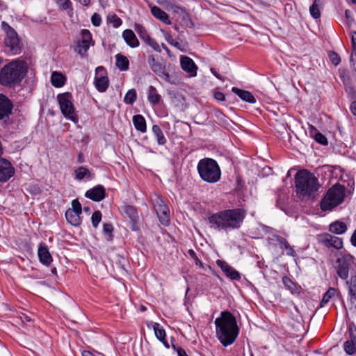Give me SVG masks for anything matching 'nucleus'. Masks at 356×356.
<instances>
[{
  "label": "nucleus",
  "instance_id": "obj_1",
  "mask_svg": "<svg viewBox=\"0 0 356 356\" xmlns=\"http://www.w3.org/2000/svg\"><path fill=\"white\" fill-rule=\"evenodd\" d=\"M246 214L243 208L224 209L210 214L207 220L211 229L228 233L241 227Z\"/></svg>",
  "mask_w": 356,
  "mask_h": 356
},
{
  "label": "nucleus",
  "instance_id": "obj_2",
  "mask_svg": "<svg viewBox=\"0 0 356 356\" xmlns=\"http://www.w3.org/2000/svg\"><path fill=\"white\" fill-rule=\"evenodd\" d=\"M216 325V334L220 343L227 347L236 341L239 328L236 317L229 311L221 312L220 316L214 321Z\"/></svg>",
  "mask_w": 356,
  "mask_h": 356
},
{
  "label": "nucleus",
  "instance_id": "obj_3",
  "mask_svg": "<svg viewBox=\"0 0 356 356\" xmlns=\"http://www.w3.org/2000/svg\"><path fill=\"white\" fill-rule=\"evenodd\" d=\"M27 72L26 63L15 60L4 65L0 71V83L4 86H12L18 84L24 79Z\"/></svg>",
  "mask_w": 356,
  "mask_h": 356
},
{
  "label": "nucleus",
  "instance_id": "obj_4",
  "mask_svg": "<svg viewBox=\"0 0 356 356\" xmlns=\"http://www.w3.org/2000/svg\"><path fill=\"white\" fill-rule=\"evenodd\" d=\"M197 170L200 178L205 182L213 184L221 177V170L217 161L211 158L200 159L197 165Z\"/></svg>",
  "mask_w": 356,
  "mask_h": 356
},
{
  "label": "nucleus",
  "instance_id": "obj_5",
  "mask_svg": "<svg viewBox=\"0 0 356 356\" xmlns=\"http://www.w3.org/2000/svg\"><path fill=\"white\" fill-rule=\"evenodd\" d=\"M296 196L301 201H309L312 196V173L302 169L297 172L294 177Z\"/></svg>",
  "mask_w": 356,
  "mask_h": 356
},
{
  "label": "nucleus",
  "instance_id": "obj_6",
  "mask_svg": "<svg viewBox=\"0 0 356 356\" xmlns=\"http://www.w3.org/2000/svg\"><path fill=\"white\" fill-rule=\"evenodd\" d=\"M346 188L340 184L332 186L322 199L320 206L323 211H330L341 204L345 197Z\"/></svg>",
  "mask_w": 356,
  "mask_h": 356
},
{
  "label": "nucleus",
  "instance_id": "obj_7",
  "mask_svg": "<svg viewBox=\"0 0 356 356\" xmlns=\"http://www.w3.org/2000/svg\"><path fill=\"white\" fill-rule=\"evenodd\" d=\"M1 24L2 28L6 34V37L4 39L5 46L8 48L9 52L10 54L14 55L20 54L22 45L20 44L17 33L5 22H3Z\"/></svg>",
  "mask_w": 356,
  "mask_h": 356
},
{
  "label": "nucleus",
  "instance_id": "obj_8",
  "mask_svg": "<svg viewBox=\"0 0 356 356\" xmlns=\"http://www.w3.org/2000/svg\"><path fill=\"white\" fill-rule=\"evenodd\" d=\"M60 108L62 114L73 122H76V117L74 115V106L73 104V97L70 92L59 94L57 96Z\"/></svg>",
  "mask_w": 356,
  "mask_h": 356
},
{
  "label": "nucleus",
  "instance_id": "obj_9",
  "mask_svg": "<svg viewBox=\"0 0 356 356\" xmlns=\"http://www.w3.org/2000/svg\"><path fill=\"white\" fill-rule=\"evenodd\" d=\"M154 209L157 214L160 222L168 226L170 223V211L167 204L160 197H157L154 201Z\"/></svg>",
  "mask_w": 356,
  "mask_h": 356
},
{
  "label": "nucleus",
  "instance_id": "obj_10",
  "mask_svg": "<svg viewBox=\"0 0 356 356\" xmlns=\"http://www.w3.org/2000/svg\"><path fill=\"white\" fill-rule=\"evenodd\" d=\"M353 260L354 257L350 254L337 259V273L341 280H348L349 270L353 264Z\"/></svg>",
  "mask_w": 356,
  "mask_h": 356
},
{
  "label": "nucleus",
  "instance_id": "obj_11",
  "mask_svg": "<svg viewBox=\"0 0 356 356\" xmlns=\"http://www.w3.org/2000/svg\"><path fill=\"white\" fill-rule=\"evenodd\" d=\"M147 63L153 72L165 81L170 82V77L166 72L165 66L162 63L156 60L154 55L148 56Z\"/></svg>",
  "mask_w": 356,
  "mask_h": 356
},
{
  "label": "nucleus",
  "instance_id": "obj_12",
  "mask_svg": "<svg viewBox=\"0 0 356 356\" xmlns=\"http://www.w3.org/2000/svg\"><path fill=\"white\" fill-rule=\"evenodd\" d=\"M317 241L319 243L325 245L327 248H334L340 250L343 248L342 238L332 236L330 234H322L317 236Z\"/></svg>",
  "mask_w": 356,
  "mask_h": 356
},
{
  "label": "nucleus",
  "instance_id": "obj_13",
  "mask_svg": "<svg viewBox=\"0 0 356 356\" xmlns=\"http://www.w3.org/2000/svg\"><path fill=\"white\" fill-rule=\"evenodd\" d=\"M108 78L106 75L104 67L99 66L96 68V76L94 83L97 90L100 92H105L108 87Z\"/></svg>",
  "mask_w": 356,
  "mask_h": 356
},
{
  "label": "nucleus",
  "instance_id": "obj_14",
  "mask_svg": "<svg viewBox=\"0 0 356 356\" xmlns=\"http://www.w3.org/2000/svg\"><path fill=\"white\" fill-rule=\"evenodd\" d=\"M92 40V35L87 29H83L81 31V40L78 41L75 46V51L83 56L88 50L90 42Z\"/></svg>",
  "mask_w": 356,
  "mask_h": 356
},
{
  "label": "nucleus",
  "instance_id": "obj_15",
  "mask_svg": "<svg viewBox=\"0 0 356 356\" xmlns=\"http://www.w3.org/2000/svg\"><path fill=\"white\" fill-rule=\"evenodd\" d=\"M15 168L11 163L0 156V182H6L13 177Z\"/></svg>",
  "mask_w": 356,
  "mask_h": 356
},
{
  "label": "nucleus",
  "instance_id": "obj_16",
  "mask_svg": "<svg viewBox=\"0 0 356 356\" xmlns=\"http://www.w3.org/2000/svg\"><path fill=\"white\" fill-rule=\"evenodd\" d=\"M134 28L141 40L147 45L150 46L154 51L158 52L161 51L159 44L149 35L147 31L142 25L136 24Z\"/></svg>",
  "mask_w": 356,
  "mask_h": 356
},
{
  "label": "nucleus",
  "instance_id": "obj_17",
  "mask_svg": "<svg viewBox=\"0 0 356 356\" xmlns=\"http://www.w3.org/2000/svg\"><path fill=\"white\" fill-rule=\"evenodd\" d=\"M12 102L4 95L0 94V120L6 122L12 113Z\"/></svg>",
  "mask_w": 356,
  "mask_h": 356
},
{
  "label": "nucleus",
  "instance_id": "obj_18",
  "mask_svg": "<svg viewBox=\"0 0 356 356\" xmlns=\"http://www.w3.org/2000/svg\"><path fill=\"white\" fill-rule=\"evenodd\" d=\"M85 196L94 202H100L106 197L105 188L102 185H97L88 190Z\"/></svg>",
  "mask_w": 356,
  "mask_h": 356
},
{
  "label": "nucleus",
  "instance_id": "obj_19",
  "mask_svg": "<svg viewBox=\"0 0 356 356\" xmlns=\"http://www.w3.org/2000/svg\"><path fill=\"white\" fill-rule=\"evenodd\" d=\"M216 264L228 278L232 280H239L241 279L240 273L229 266L226 261L218 260Z\"/></svg>",
  "mask_w": 356,
  "mask_h": 356
},
{
  "label": "nucleus",
  "instance_id": "obj_20",
  "mask_svg": "<svg viewBox=\"0 0 356 356\" xmlns=\"http://www.w3.org/2000/svg\"><path fill=\"white\" fill-rule=\"evenodd\" d=\"M180 64L182 70L188 73L191 77H194L197 75V67L192 58L186 56H181Z\"/></svg>",
  "mask_w": 356,
  "mask_h": 356
},
{
  "label": "nucleus",
  "instance_id": "obj_21",
  "mask_svg": "<svg viewBox=\"0 0 356 356\" xmlns=\"http://www.w3.org/2000/svg\"><path fill=\"white\" fill-rule=\"evenodd\" d=\"M348 289V298L351 304L356 307V274L351 275L350 277L346 281Z\"/></svg>",
  "mask_w": 356,
  "mask_h": 356
},
{
  "label": "nucleus",
  "instance_id": "obj_22",
  "mask_svg": "<svg viewBox=\"0 0 356 356\" xmlns=\"http://www.w3.org/2000/svg\"><path fill=\"white\" fill-rule=\"evenodd\" d=\"M350 340H347L343 343V350L348 355H353L356 353V328L349 329Z\"/></svg>",
  "mask_w": 356,
  "mask_h": 356
},
{
  "label": "nucleus",
  "instance_id": "obj_23",
  "mask_svg": "<svg viewBox=\"0 0 356 356\" xmlns=\"http://www.w3.org/2000/svg\"><path fill=\"white\" fill-rule=\"evenodd\" d=\"M38 255L40 261L44 265L49 266L52 261V257L45 245L40 244L38 248Z\"/></svg>",
  "mask_w": 356,
  "mask_h": 356
},
{
  "label": "nucleus",
  "instance_id": "obj_24",
  "mask_svg": "<svg viewBox=\"0 0 356 356\" xmlns=\"http://www.w3.org/2000/svg\"><path fill=\"white\" fill-rule=\"evenodd\" d=\"M122 38L127 45L131 48H136L139 46V41L137 39L134 32L131 29H126L122 33Z\"/></svg>",
  "mask_w": 356,
  "mask_h": 356
},
{
  "label": "nucleus",
  "instance_id": "obj_25",
  "mask_svg": "<svg viewBox=\"0 0 356 356\" xmlns=\"http://www.w3.org/2000/svg\"><path fill=\"white\" fill-rule=\"evenodd\" d=\"M232 91L234 94L237 95L244 102L251 103V104L256 102V99H255L254 97L249 91L239 89L236 87H233L232 88Z\"/></svg>",
  "mask_w": 356,
  "mask_h": 356
},
{
  "label": "nucleus",
  "instance_id": "obj_26",
  "mask_svg": "<svg viewBox=\"0 0 356 356\" xmlns=\"http://www.w3.org/2000/svg\"><path fill=\"white\" fill-rule=\"evenodd\" d=\"M151 13L156 19H159L165 24H170L171 21L169 19L168 15L158 6H153L151 8Z\"/></svg>",
  "mask_w": 356,
  "mask_h": 356
},
{
  "label": "nucleus",
  "instance_id": "obj_27",
  "mask_svg": "<svg viewBox=\"0 0 356 356\" xmlns=\"http://www.w3.org/2000/svg\"><path fill=\"white\" fill-rule=\"evenodd\" d=\"M133 124L135 129L141 133H145L147 131V124L145 118L140 114L133 116Z\"/></svg>",
  "mask_w": 356,
  "mask_h": 356
},
{
  "label": "nucleus",
  "instance_id": "obj_28",
  "mask_svg": "<svg viewBox=\"0 0 356 356\" xmlns=\"http://www.w3.org/2000/svg\"><path fill=\"white\" fill-rule=\"evenodd\" d=\"M329 230L335 234H342L346 232L347 226L345 222L337 220L330 225Z\"/></svg>",
  "mask_w": 356,
  "mask_h": 356
},
{
  "label": "nucleus",
  "instance_id": "obj_29",
  "mask_svg": "<svg viewBox=\"0 0 356 356\" xmlns=\"http://www.w3.org/2000/svg\"><path fill=\"white\" fill-rule=\"evenodd\" d=\"M65 76L58 72H53L51 76V84L56 88H60L65 83Z\"/></svg>",
  "mask_w": 356,
  "mask_h": 356
},
{
  "label": "nucleus",
  "instance_id": "obj_30",
  "mask_svg": "<svg viewBox=\"0 0 356 356\" xmlns=\"http://www.w3.org/2000/svg\"><path fill=\"white\" fill-rule=\"evenodd\" d=\"M65 218L67 221L73 226H79L81 225V220L80 214L74 212L73 210H67L65 212Z\"/></svg>",
  "mask_w": 356,
  "mask_h": 356
},
{
  "label": "nucleus",
  "instance_id": "obj_31",
  "mask_svg": "<svg viewBox=\"0 0 356 356\" xmlns=\"http://www.w3.org/2000/svg\"><path fill=\"white\" fill-rule=\"evenodd\" d=\"M340 295V292L333 287H330L328 290L324 293L323 298L320 303V307H323L325 304H327L332 298L335 296H339Z\"/></svg>",
  "mask_w": 356,
  "mask_h": 356
},
{
  "label": "nucleus",
  "instance_id": "obj_32",
  "mask_svg": "<svg viewBox=\"0 0 356 356\" xmlns=\"http://www.w3.org/2000/svg\"><path fill=\"white\" fill-rule=\"evenodd\" d=\"M147 99L150 104H158L161 100V95L158 94L156 88L150 86L147 90Z\"/></svg>",
  "mask_w": 356,
  "mask_h": 356
},
{
  "label": "nucleus",
  "instance_id": "obj_33",
  "mask_svg": "<svg viewBox=\"0 0 356 356\" xmlns=\"http://www.w3.org/2000/svg\"><path fill=\"white\" fill-rule=\"evenodd\" d=\"M115 64L118 69L122 71H125L129 69V62L125 56L118 54L115 56Z\"/></svg>",
  "mask_w": 356,
  "mask_h": 356
},
{
  "label": "nucleus",
  "instance_id": "obj_34",
  "mask_svg": "<svg viewBox=\"0 0 356 356\" xmlns=\"http://www.w3.org/2000/svg\"><path fill=\"white\" fill-rule=\"evenodd\" d=\"M320 169H316L313 173V198L314 197L315 193H321L323 192V188L322 187V185L324 182L323 179H321V182L318 180L317 177H315V175H318Z\"/></svg>",
  "mask_w": 356,
  "mask_h": 356
},
{
  "label": "nucleus",
  "instance_id": "obj_35",
  "mask_svg": "<svg viewBox=\"0 0 356 356\" xmlns=\"http://www.w3.org/2000/svg\"><path fill=\"white\" fill-rule=\"evenodd\" d=\"M75 178L78 180H82L84 178L91 179V173L89 170L84 167L80 166L74 170Z\"/></svg>",
  "mask_w": 356,
  "mask_h": 356
},
{
  "label": "nucleus",
  "instance_id": "obj_36",
  "mask_svg": "<svg viewBox=\"0 0 356 356\" xmlns=\"http://www.w3.org/2000/svg\"><path fill=\"white\" fill-rule=\"evenodd\" d=\"M154 135L156 138L157 143L159 145H163L166 143V139L163 135V131L157 124H154L152 128Z\"/></svg>",
  "mask_w": 356,
  "mask_h": 356
},
{
  "label": "nucleus",
  "instance_id": "obj_37",
  "mask_svg": "<svg viewBox=\"0 0 356 356\" xmlns=\"http://www.w3.org/2000/svg\"><path fill=\"white\" fill-rule=\"evenodd\" d=\"M324 0H314L313 1V18L318 19L321 17V10L323 9Z\"/></svg>",
  "mask_w": 356,
  "mask_h": 356
},
{
  "label": "nucleus",
  "instance_id": "obj_38",
  "mask_svg": "<svg viewBox=\"0 0 356 356\" xmlns=\"http://www.w3.org/2000/svg\"><path fill=\"white\" fill-rule=\"evenodd\" d=\"M153 330L154 331L156 338L159 341H165V338L166 337L165 331L159 323H154Z\"/></svg>",
  "mask_w": 356,
  "mask_h": 356
},
{
  "label": "nucleus",
  "instance_id": "obj_39",
  "mask_svg": "<svg viewBox=\"0 0 356 356\" xmlns=\"http://www.w3.org/2000/svg\"><path fill=\"white\" fill-rule=\"evenodd\" d=\"M124 213L131 219V221L134 222L138 218V212L136 208L133 206L127 205L124 207Z\"/></svg>",
  "mask_w": 356,
  "mask_h": 356
},
{
  "label": "nucleus",
  "instance_id": "obj_40",
  "mask_svg": "<svg viewBox=\"0 0 356 356\" xmlns=\"http://www.w3.org/2000/svg\"><path fill=\"white\" fill-rule=\"evenodd\" d=\"M282 282L285 288L291 291V293L297 292V286L296 284L287 276H284L282 278Z\"/></svg>",
  "mask_w": 356,
  "mask_h": 356
},
{
  "label": "nucleus",
  "instance_id": "obj_41",
  "mask_svg": "<svg viewBox=\"0 0 356 356\" xmlns=\"http://www.w3.org/2000/svg\"><path fill=\"white\" fill-rule=\"evenodd\" d=\"M136 100V91L134 89L129 90L124 96V102L129 104H133Z\"/></svg>",
  "mask_w": 356,
  "mask_h": 356
},
{
  "label": "nucleus",
  "instance_id": "obj_42",
  "mask_svg": "<svg viewBox=\"0 0 356 356\" xmlns=\"http://www.w3.org/2000/svg\"><path fill=\"white\" fill-rule=\"evenodd\" d=\"M113 227L111 223H104L103 225V232L104 234L107 236L106 238L108 241H111L113 239Z\"/></svg>",
  "mask_w": 356,
  "mask_h": 356
},
{
  "label": "nucleus",
  "instance_id": "obj_43",
  "mask_svg": "<svg viewBox=\"0 0 356 356\" xmlns=\"http://www.w3.org/2000/svg\"><path fill=\"white\" fill-rule=\"evenodd\" d=\"M187 254L190 257V258L193 259V261H194V262H195V265L197 266H198L200 268H204L203 263L198 258V257L197 256L195 252L193 250H192V249L188 250L187 251Z\"/></svg>",
  "mask_w": 356,
  "mask_h": 356
},
{
  "label": "nucleus",
  "instance_id": "obj_44",
  "mask_svg": "<svg viewBox=\"0 0 356 356\" xmlns=\"http://www.w3.org/2000/svg\"><path fill=\"white\" fill-rule=\"evenodd\" d=\"M313 138L321 145H327L328 144L326 136L318 131L313 136Z\"/></svg>",
  "mask_w": 356,
  "mask_h": 356
},
{
  "label": "nucleus",
  "instance_id": "obj_45",
  "mask_svg": "<svg viewBox=\"0 0 356 356\" xmlns=\"http://www.w3.org/2000/svg\"><path fill=\"white\" fill-rule=\"evenodd\" d=\"M102 213L99 211H95L91 217L92 224L94 227H97L102 220Z\"/></svg>",
  "mask_w": 356,
  "mask_h": 356
},
{
  "label": "nucleus",
  "instance_id": "obj_46",
  "mask_svg": "<svg viewBox=\"0 0 356 356\" xmlns=\"http://www.w3.org/2000/svg\"><path fill=\"white\" fill-rule=\"evenodd\" d=\"M108 20L109 23H111L115 28H118L122 23V19L116 15H113L108 17Z\"/></svg>",
  "mask_w": 356,
  "mask_h": 356
},
{
  "label": "nucleus",
  "instance_id": "obj_47",
  "mask_svg": "<svg viewBox=\"0 0 356 356\" xmlns=\"http://www.w3.org/2000/svg\"><path fill=\"white\" fill-rule=\"evenodd\" d=\"M329 58L331 63L335 66L338 65L341 63V58L335 51H330L329 53Z\"/></svg>",
  "mask_w": 356,
  "mask_h": 356
},
{
  "label": "nucleus",
  "instance_id": "obj_48",
  "mask_svg": "<svg viewBox=\"0 0 356 356\" xmlns=\"http://www.w3.org/2000/svg\"><path fill=\"white\" fill-rule=\"evenodd\" d=\"M345 90L348 95L352 98H356V92L353 86L351 83H345Z\"/></svg>",
  "mask_w": 356,
  "mask_h": 356
},
{
  "label": "nucleus",
  "instance_id": "obj_49",
  "mask_svg": "<svg viewBox=\"0 0 356 356\" xmlns=\"http://www.w3.org/2000/svg\"><path fill=\"white\" fill-rule=\"evenodd\" d=\"M72 208L68 209L67 210H73L74 212L81 214V213H82L81 204H80V202L78 200L76 199V200H72Z\"/></svg>",
  "mask_w": 356,
  "mask_h": 356
},
{
  "label": "nucleus",
  "instance_id": "obj_50",
  "mask_svg": "<svg viewBox=\"0 0 356 356\" xmlns=\"http://www.w3.org/2000/svg\"><path fill=\"white\" fill-rule=\"evenodd\" d=\"M58 3L63 10L72 9L70 0H58Z\"/></svg>",
  "mask_w": 356,
  "mask_h": 356
},
{
  "label": "nucleus",
  "instance_id": "obj_51",
  "mask_svg": "<svg viewBox=\"0 0 356 356\" xmlns=\"http://www.w3.org/2000/svg\"><path fill=\"white\" fill-rule=\"evenodd\" d=\"M91 22L95 26H99L102 23V17L98 13H95L92 15Z\"/></svg>",
  "mask_w": 356,
  "mask_h": 356
},
{
  "label": "nucleus",
  "instance_id": "obj_52",
  "mask_svg": "<svg viewBox=\"0 0 356 356\" xmlns=\"http://www.w3.org/2000/svg\"><path fill=\"white\" fill-rule=\"evenodd\" d=\"M165 38L167 42L170 44H171V45H172V46H174V47H177L178 49H180V46L181 45H180L179 42L176 41V40H175L170 34H166L165 35Z\"/></svg>",
  "mask_w": 356,
  "mask_h": 356
},
{
  "label": "nucleus",
  "instance_id": "obj_53",
  "mask_svg": "<svg viewBox=\"0 0 356 356\" xmlns=\"http://www.w3.org/2000/svg\"><path fill=\"white\" fill-rule=\"evenodd\" d=\"M172 349L177 352L178 356H188L186 350L182 348L177 347L175 344H172Z\"/></svg>",
  "mask_w": 356,
  "mask_h": 356
},
{
  "label": "nucleus",
  "instance_id": "obj_54",
  "mask_svg": "<svg viewBox=\"0 0 356 356\" xmlns=\"http://www.w3.org/2000/svg\"><path fill=\"white\" fill-rule=\"evenodd\" d=\"M213 97L217 101L223 102L225 100V95L220 91H214Z\"/></svg>",
  "mask_w": 356,
  "mask_h": 356
},
{
  "label": "nucleus",
  "instance_id": "obj_55",
  "mask_svg": "<svg viewBox=\"0 0 356 356\" xmlns=\"http://www.w3.org/2000/svg\"><path fill=\"white\" fill-rule=\"evenodd\" d=\"M283 248H284L286 250V253L287 255H289V256L295 255L296 252L289 243L286 245H284Z\"/></svg>",
  "mask_w": 356,
  "mask_h": 356
},
{
  "label": "nucleus",
  "instance_id": "obj_56",
  "mask_svg": "<svg viewBox=\"0 0 356 356\" xmlns=\"http://www.w3.org/2000/svg\"><path fill=\"white\" fill-rule=\"evenodd\" d=\"M276 241L280 245L281 248H283L284 245H286L289 242L283 237L277 236Z\"/></svg>",
  "mask_w": 356,
  "mask_h": 356
},
{
  "label": "nucleus",
  "instance_id": "obj_57",
  "mask_svg": "<svg viewBox=\"0 0 356 356\" xmlns=\"http://www.w3.org/2000/svg\"><path fill=\"white\" fill-rule=\"evenodd\" d=\"M82 356H104V355L98 352H95L94 353H92L88 350H84L82 352Z\"/></svg>",
  "mask_w": 356,
  "mask_h": 356
},
{
  "label": "nucleus",
  "instance_id": "obj_58",
  "mask_svg": "<svg viewBox=\"0 0 356 356\" xmlns=\"http://www.w3.org/2000/svg\"><path fill=\"white\" fill-rule=\"evenodd\" d=\"M351 40L353 51L356 52V31L351 33Z\"/></svg>",
  "mask_w": 356,
  "mask_h": 356
},
{
  "label": "nucleus",
  "instance_id": "obj_59",
  "mask_svg": "<svg viewBox=\"0 0 356 356\" xmlns=\"http://www.w3.org/2000/svg\"><path fill=\"white\" fill-rule=\"evenodd\" d=\"M350 243L352 245L356 247V229H355L354 232L353 233L350 237Z\"/></svg>",
  "mask_w": 356,
  "mask_h": 356
},
{
  "label": "nucleus",
  "instance_id": "obj_60",
  "mask_svg": "<svg viewBox=\"0 0 356 356\" xmlns=\"http://www.w3.org/2000/svg\"><path fill=\"white\" fill-rule=\"evenodd\" d=\"M350 109L353 115L356 116V101H354L351 103Z\"/></svg>",
  "mask_w": 356,
  "mask_h": 356
},
{
  "label": "nucleus",
  "instance_id": "obj_61",
  "mask_svg": "<svg viewBox=\"0 0 356 356\" xmlns=\"http://www.w3.org/2000/svg\"><path fill=\"white\" fill-rule=\"evenodd\" d=\"M211 72H212V74H213V75H214L217 79H220V80H222V76H221V75H220L219 74H218V73L216 72V71L214 69L211 68Z\"/></svg>",
  "mask_w": 356,
  "mask_h": 356
},
{
  "label": "nucleus",
  "instance_id": "obj_62",
  "mask_svg": "<svg viewBox=\"0 0 356 356\" xmlns=\"http://www.w3.org/2000/svg\"><path fill=\"white\" fill-rule=\"evenodd\" d=\"M79 1L84 6H88L90 4V0H79Z\"/></svg>",
  "mask_w": 356,
  "mask_h": 356
},
{
  "label": "nucleus",
  "instance_id": "obj_63",
  "mask_svg": "<svg viewBox=\"0 0 356 356\" xmlns=\"http://www.w3.org/2000/svg\"><path fill=\"white\" fill-rule=\"evenodd\" d=\"M77 161L79 163H83L84 161V159H83V156L82 153L79 154Z\"/></svg>",
  "mask_w": 356,
  "mask_h": 356
},
{
  "label": "nucleus",
  "instance_id": "obj_64",
  "mask_svg": "<svg viewBox=\"0 0 356 356\" xmlns=\"http://www.w3.org/2000/svg\"><path fill=\"white\" fill-rule=\"evenodd\" d=\"M351 12L349 10H345V16L346 17L349 19L350 18Z\"/></svg>",
  "mask_w": 356,
  "mask_h": 356
}]
</instances>
